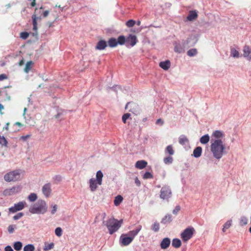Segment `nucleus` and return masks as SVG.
Wrapping results in <instances>:
<instances>
[{"mask_svg": "<svg viewBox=\"0 0 251 251\" xmlns=\"http://www.w3.org/2000/svg\"><path fill=\"white\" fill-rule=\"evenodd\" d=\"M225 149L226 146L222 140L211 139L210 150L214 158L221 159L225 153Z\"/></svg>", "mask_w": 251, "mask_h": 251, "instance_id": "1", "label": "nucleus"}, {"mask_svg": "<svg viewBox=\"0 0 251 251\" xmlns=\"http://www.w3.org/2000/svg\"><path fill=\"white\" fill-rule=\"evenodd\" d=\"M48 206L46 202L39 200L29 208V212L32 214H44L47 211Z\"/></svg>", "mask_w": 251, "mask_h": 251, "instance_id": "2", "label": "nucleus"}, {"mask_svg": "<svg viewBox=\"0 0 251 251\" xmlns=\"http://www.w3.org/2000/svg\"><path fill=\"white\" fill-rule=\"evenodd\" d=\"M122 223L123 220L119 221L114 218H110L106 222L105 225L108 228L109 234H113L121 227Z\"/></svg>", "mask_w": 251, "mask_h": 251, "instance_id": "3", "label": "nucleus"}, {"mask_svg": "<svg viewBox=\"0 0 251 251\" xmlns=\"http://www.w3.org/2000/svg\"><path fill=\"white\" fill-rule=\"evenodd\" d=\"M23 173L21 170H15L7 173L4 176V180L7 182L16 181L20 179Z\"/></svg>", "mask_w": 251, "mask_h": 251, "instance_id": "4", "label": "nucleus"}, {"mask_svg": "<svg viewBox=\"0 0 251 251\" xmlns=\"http://www.w3.org/2000/svg\"><path fill=\"white\" fill-rule=\"evenodd\" d=\"M195 232V230L193 227H187L181 233L180 237L184 242H186L193 237Z\"/></svg>", "mask_w": 251, "mask_h": 251, "instance_id": "5", "label": "nucleus"}, {"mask_svg": "<svg viewBox=\"0 0 251 251\" xmlns=\"http://www.w3.org/2000/svg\"><path fill=\"white\" fill-rule=\"evenodd\" d=\"M172 196V192L168 186H163L160 190V198L164 200L168 201Z\"/></svg>", "mask_w": 251, "mask_h": 251, "instance_id": "6", "label": "nucleus"}, {"mask_svg": "<svg viewBox=\"0 0 251 251\" xmlns=\"http://www.w3.org/2000/svg\"><path fill=\"white\" fill-rule=\"evenodd\" d=\"M37 10V8H36L35 9L34 14L32 16V25H33V31L32 34L33 36H36L38 35V27H37V22L38 21H40L42 19L40 16H37L36 15V12Z\"/></svg>", "mask_w": 251, "mask_h": 251, "instance_id": "7", "label": "nucleus"}, {"mask_svg": "<svg viewBox=\"0 0 251 251\" xmlns=\"http://www.w3.org/2000/svg\"><path fill=\"white\" fill-rule=\"evenodd\" d=\"M126 44L127 47L134 46L138 41L137 37L133 34H129L126 38Z\"/></svg>", "mask_w": 251, "mask_h": 251, "instance_id": "8", "label": "nucleus"}, {"mask_svg": "<svg viewBox=\"0 0 251 251\" xmlns=\"http://www.w3.org/2000/svg\"><path fill=\"white\" fill-rule=\"evenodd\" d=\"M133 241V238H130L127 234H123L120 238V242L122 246H127Z\"/></svg>", "mask_w": 251, "mask_h": 251, "instance_id": "9", "label": "nucleus"}, {"mask_svg": "<svg viewBox=\"0 0 251 251\" xmlns=\"http://www.w3.org/2000/svg\"><path fill=\"white\" fill-rule=\"evenodd\" d=\"M26 205L25 201H20L14 204V205L9 208V210L12 213H15L18 211L22 210Z\"/></svg>", "mask_w": 251, "mask_h": 251, "instance_id": "10", "label": "nucleus"}, {"mask_svg": "<svg viewBox=\"0 0 251 251\" xmlns=\"http://www.w3.org/2000/svg\"><path fill=\"white\" fill-rule=\"evenodd\" d=\"M21 190V187L19 186L13 187L10 189H7L3 191V194L5 196L12 195L19 192Z\"/></svg>", "mask_w": 251, "mask_h": 251, "instance_id": "11", "label": "nucleus"}, {"mask_svg": "<svg viewBox=\"0 0 251 251\" xmlns=\"http://www.w3.org/2000/svg\"><path fill=\"white\" fill-rule=\"evenodd\" d=\"M42 190L43 194L46 197H49L50 196L52 191L50 183H47L44 184L42 187Z\"/></svg>", "mask_w": 251, "mask_h": 251, "instance_id": "12", "label": "nucleus"}, {"mask_svg": "<svg viewBox=\"0 0 251 251\" xmlns=\"http://www.w3.org/2000/svg\"><path fill=\"white\" fill-rule=\"evenodd\" d=\"M243 56L247 58L249 61H251V48L247 45H245L243 49Z\"/></svg>", "mask_w": 251, "mask_h": 251, "instance_id": "13", "label": "nucleus"}, {"mask_svg": "<svg viewBox=\"0 0 251 251\" xmlns=\"http://www.w3.org/2000/svg\"><path fill=\"white\" fill-rule=\"evenodd\" d=\"M107 46V42L104 40H100L97 44L95 47L96 50H103Z\"/></svg>", "mask_w": 251, "mask_h": 251, "instance_id": "14", "label": "nucleus"}, {"mask_svg": "<svg viewBox=\"0 0 251 251\" xmlns=\"http://www.w3.org/2000/svg\"><path fill=\"white\" fill-rule=\"evenodd\" d=\"M170 239L168 237L164 238L160 243V247L163 250L167 249L170 246Z\"/></svg>", "mask_w": 251, "mask_h": 251, "instance_id": "15", "label": "nucleus"}, {"mask_svg": "<svg viewBox=\"0 0 251 251\" xmlns=\"http://www.w3.org/2000/svg\"><path fill=\"white\" fill-rule=\"evenodd\" d=\"M89 187L91 191H96L98 188V183L97 180L94 178H92L89 180Z\"/></svg>", "mask_w": 251, "mask_h": 251, "instance_id": "16", "label": "nucleus"}, {"mask_svg": "<svg viewBox=\"0 0 251 251\" xmlns=\"http://www.w3.org/2000/svg\"><path fill=\"white\" fill-rule=\"evenodd\" d=\"M198 17V14L196 11H190L187 17V20L189 21H193Z\"/></svg>", "mask_w": 251, "mask_h": 251, "instance_id": "17", "label": "nucleus"}, {"mask_svg": "<svg viewBox=\"0 0 251 251\" xmlns=\"http://www.w3.org/2000/svg\"><path fill=\"white\" fill-rule=\"evenodd\" d=\"M171 66V62L169 60L159 63V66L164 70H168Z\"/></svg>", "mask_w": 251, "mask_h": 251, "instance_id": "18", "label": "nucleus"}, {"mask_svg": "<svg viewBox=\"0 0 251 251\" xmlns=\"http://www.w3.org/2000/svg\"><path fill=\"white\" fill-rule=\"evenodd\" d=\"M147 165V162L145 160H140L136 162L135 167L139 169H143Z\"/></svg>", "mask_w": 251, "mask_h": 251, "instance_id": "19", "label": "nucleus"}, {"mask_svg": "<svg viewBox=\"0 0 251 251\" xmlns=\"http://www.w3.org/2000/svg\"><path fill=\"white\" fill-rule=\"evenodd\" d=\"M174 50L177 53H182L184 51V46L180 44L176 43L175 45Z\"/></svg>", "mask_w": 251, "mask_h": 251, "instance_id": "20", "label": "nucleus"}, {"mask_svg": "<svg viewBox=\"0 0 251 251\" xmlns=\"http://www.w3.org/2000/svg\"><path fill=\"white\" fill-rule=\"evenodd\" d=\"M103 176V175L101 171H99L97 172L96 180H97L98 185H100L102 184Z\"/></svg>", "mask_w": 251, "mask_h": 251, "instance_id": "21", "label": "nucleus"}, {"mask_svg": "<svg viewBox=\"0 0 251 251\" xmlns=\"http://www.w3.org/2000/svg\"><path fill=\"white\" fill-rule=\"evenodd\" d=\"M141 226H140L139 227L135 230L130 231L127 234L128 236H129L130 238H133V239L134 238L135 236L138 233V232L141 229Z\"/></svg>", "mask_w": 251, "mask_h": 251, "instance_id": "22", "label": "nucleus"}, {"mask_svg": "<svg viewBox=\"0 0 251 251\" xmlns=\"http://www.w3.org/2000/svg\"><path fill=\"white\" fill-rule=\"evenodd\" d=\"M223 136V133L220 130H216L214 131L212 134V138L214 137V139H220V138Z\"/></svg>", "mask_w": 251, "mask_h": 251, "instance_id": "23", "label": "nucleus"}, {"mask_svg": "<svg viewBox=\"0 0 251 251\" xmlns=\"http://www.w3.org/2000/svg\"><path fill=\"white\" fill-rule=\"evenodd\" d=\"M202 148L201 147H197L193 151V155L195 157L198 158L201 156Z\"/></svg>", "mask_w": 251, "mask_h": 251, "instance_id": "24", "label": "nucleus"}, {"mask_svg": "<svg viewBox=\"0 0 251 251\" xmlns=\"http://www.w3.org/2000/svg\"><path fill=\"white\" fill-rule=\"evenodd\" d=\"M179 143L182 145H185L188 144L189 140L186 136L185 135H181L178 139Z\"/></svg>", "mask_w": 251, "mask_h": 251, "instance_id": "25", "label": "nucleus"}, {"mask_svg": "<svg viewBox=\"0 0 251 251\" xmlns=\"http://www.w3.org/2000/svg\"><path fill=\"white\" fill-rule=\"evenodd\" d=\"M107 43L110 48H115L117 46V40L114 38H109Z\"/></svg>", "mask_w": 251, "mask_h": 251, "instance_id": "26", "label": "nucleus"}, {"mask_svg": "<svg viewBox=\"0 0 251 251\" xmlns=\"http://www.w3.org/2000/svg\"><path fill=\"white\" fill-rule=\"evenodd\" d=\"M172 220V216L171 215L167 214L162 218L161 220V223L163 224H166L171 222Z\"/></svg>", "mask_w": 251, "mask_h": 251, "instance_id": "27", "label": "nucleus"}, {"mask_svg": "<svg viewBox=\"0 0 251 251\" xmlns=\"http://www.w3.org/2000/svg\"><path fill=\"white\" fill-rule=\"evenodd\" d=\"M116 40H117V45H123L125 44H126V37L124 35L119 36L118 37L117 39H116Z\"/></svg>", "mask_w": 251, "mask_h": 251, "instance_id": "28", "label": "nucleus"}, {"mask_svg": "<svg viewBox=\"0 0 251 251\" xmlns=\"http://www.w3.org/2000/svg\"><path fill=\"white\" fill-rule=\"evenodd\" d=\"M181 245V241L177 238L174 239L172 241V246L175 248H178Z\"/></svg>", "mask_w": 251, "mask_h": 251, "instance_id": "29", "label": "nucleus"}, {"mask_svg": "<svg viewBox=\"0 0 251 251\" xmlns=\"http://www.w3.org/2000/svg\"><path fill=\"white\" fill-rule=\"evenodd\" d=\"M209 136L208 134H205L203 136H202L200 138V142L202 144H206L209 141Z\"/></svg>", "mask_w": 251, "mask_h": 251, "instance_id": "30", "label": "nucleus"}, {"mask_svg": "<svg viewBox=\"0 0 251 251\" xmlns=\"http://www.w3.org/2000/svg\"><path fill=\"white\" fill-rule=\"evenodd\" d=\"M232 220H228L224 225L222 230L225 232L227 229H228L232 225Z\"/></svg>", "mask_w": 251, "mask_h": 251, "instance_id": "31", "label": "nucleus"}, {"mask_svg": "<svg viewBox=\"0 0 251 251\" xmlns=\"http://www.w3.org/2000/svg\"><path fill=\"white\" fill-rule=\"evenodd\" d=\"M54 244L53 243H50V244H48L47 243H45V246L43 248V250L44 251H48L49 250H50L54 248Z\"/></svg>", "mask_w": 251, "mask_h": 251, "instance_id": "32", "label": "nucleus"}, {"mask_svg": "<svg viewBox=\"0 0 251 251\" xmlns=\"http://www.w3.org/2000/svg\"><path fill=\"white\" fill-rule=\"evenodd\" d=\"M33 62L32 61H29L27 62L25 64V66L24 69V71L25 73H28L31 69L32 65H33Z\"/></svg>", "mask_w": 251, "mask_h": 251, "instance_id": "33", "label": "nucleus"}, {"mask_svg": "<svg viewBox=\"0 0 251 251\" xmlns=\"http://www.w3.org/2000/svg\"><path fill=\"white\" fill-rule=\"evenodd\" d=\"M123 198L121 195L116 196L114 201V204L116 206L119 205L123 201Z\"/></svg>", "mask_w": 251, "mask_h": 251, "instance_id": "34", "label": "nucleus"}, {"mask_svg": "<svg viewBox=\"0 0 251 251\" xmlns=\"http://www.w3.org/2000/svg\"><path fill=\"white\" fill-rule=\"evenodd\" d=\"M198 51L196 49H192L187 51V54L189 56L192 57L196 55Z\"/></svg>", "mask_w": 251, "mask_h": 251, "instance_id": "35", "label": "nucleus"}, {"mask_svg": "<svg viewBox=\"0 0 251 251\" xmlns=\"http://www.w3.org/2000/svg\"><path fill=\"white\" fill-rule=\"evenodd\" d=\"M165 151L170 155H173L175 152L173 146L172 145L168 146L166 148Z\"/></svg>", "mask_w": 251, "mask_h": 251, "instance_id": "36", "label": "nucleus"}, {"mask_svg": "<svg viewBox=\"0 0 251 251\" xmlns=\"http://www.w3.org/2000/svg\"><path fill=\"white\" fill-rule=\"evenodd\" d=\"M35 247L32 244H28L24 248V251H34Z\"/></svg>", "mask_w": 251, "mask_h": 251, "instance_id": "37", "label": "nucleus"}, {"mask_svg": "<svg viewBox=\"0 0 251 251\" xmlns=\"http://www.w3.org/2000/svg\"><path fill=\"white\" fill-rule=\"evenodd\" d=\"M14 248L17 251H19L22 249V243L21 242H16L14 244Z\"/></svg>", "mask_w": 251, "mask_h": 251, "instance_id": "38", "label": "nucleus"}, {"mask_svg": "<svg viewBox=\"0 0 251 251\" xmlns=\"http://www.w3.org/2000/svg\"><path fill=\"white\" fill-rule=\"evenodd\" d=\"M231 56L233 57L238 58L239 57V53L238 51L234 48H232L231 49Z\"/></svg>", "mask_w": 251, "mask_h": 251, "instance_id": "39", "label": "nucleus"}, {"mask_svg": "<svg viewBox=\"0 0 251 251\" xmlns=\"http://www.w3.org/2000/svg\"><path fill=\"white\" fill-rule=\"evenodd\" d=\"M163 161L166 164H171L173 161V158L170 156L165 157L163 159Z\"/></svg>", "mask_w": 251, "mask_h": 251, "instance_id": "40", "label": "nucleus"}, {"mask_svg": "<svg viewBox=\"0 0 251 251\" xmlns=\"http://www.w3.org/2000/svg\"><path fill=\"white\" fill-rule=\"evenodd\" d=\"M160 228L159 224L157 222L154 223L151 226V229L155 232L159 231Z\"/></svg>", "mask_w": 251, "mask_h": 251, "instance_id": "41", "label": "nucleus"}, {"mask_svg": "<svg viewBox=\"0 0 251 251\" xmlns=\"http://www.w3.org/2000/svg\"><path fill=\"white\" fill-rule=\"evenodd\" d=\"M37 198V195L35 193H31L28 197L29 201L32 202L35 201Z\"/></svg>", "mask_w": 251, "mask_h": 251, "instance_id": "42", "label": "nucleus"}, {"mask_svg": "<svg viewBox=\"0 0 251 251\" xmlns=\"http://www.w3.org/2000/svg\"><path fill=\"white\" fill-rule=\"evenodd\" d=\"M248 223V219L245 217H241L240 221V225L241 226H245Z\"/></svg>", "mask_w": 251, "mask_h": 251, "instance_id": "43", "label": "nucleus"}, {"mask_svg": "<svg viewBox=\"0 0 251 251\" xmlns=\"http://www.w3.org/2000/svg\"><path fill=\"white\" fill-rule=\"evenodd\" d=\"M153 177V175L150 172H146L143 176V178L144 179H147L149 178H152Z\"/></svg>", "mask_w": 251, "mask_h": 251, "instance_id": "44", "label": "nucleus"}, {"mask_svg": "<svg viewBox=\"0 0 251 251\" xmlns=\"http://www.w3.org/2000/svg\"><path fill=\"white\" fill-rule=\"evenodd\" d=\"M55 233L58 237H60L62 234V230L61 227H58L55 230Z\"/></svg>", "mask_w": 251, "mask_h": 251, "instance_id": "45", "label": "nucleus"}, {"mask_svg": "<svg viewBox=\"0 0 251 251\" xmlns=\"http://www.w3.org/2000/svg\"><path fill=\"white\" fill-rule=\"evenodd\" d=\"M135 24V21L133 20H129L126 23V25L128 27H133Z\"/></svg>", "mask_w": 251, "mask_h": 251, "instance_id": "46", "label": "nucleus"}, {"mask_svg": "<svg viewBox=\"0 0 251 251\" xmlns=\"http://www.w3.org/2000/svg\"><path fill=\"white\" fill-rule=\"evenodd\" d=\"M7 142L4 136L0 135V144L2 145H6Z\"/></svg>", "mask_w": 251, "mask_h": 251, "instance_id": "47", "label": "nucleus"}, {"mask_svg": "<svg viewBox=\"0 0 251 251\" xmlns=\"http://www.w3.org/2000/svg\"><path fill=\"white\" fill-rule=\"evenodd\" d=\"M29 3L30 7H34L36 5V0H25Z\"/></svg>", "mask_w": 251, "mask_h": 251, "instance_id": "48", "label": "nucleus"}, {"mask_svg": "<svg viewBox=\"0 0 251 251\" xmlns=\"http://www.w3.org/2000/svg\"><path fill=\"white\" fill-rule=\"evenodd\" d=\"M130 114L129 113H126L123 115L122 116V121L124 123H126V120L129 118Z\"/></svg>", "mask_w": 251, "mask_h": 251, "instance_id": "49", "label": "nucleus"}, {"mask_svg": "<svg viewBox=\"0 0 251 251\" xmlns=\"http://www.w3.org/2000/svg\"><path fill=\"white\" fill-rule=\"evenodd\" d=\"M29 36V33L26 32H23L20 34V37L23 39H26Z\"/></svg>", "mask_w": 251, "mask_h": 251, "instance_id": "50", "label": "nucleus"}, {"mask_svg": "<svg viewBox=\"0 0 251 251\" xmlns=\"http://www.w3.org/2000/svg\"><path fill=\"white\" fill-rule=\"evenodd\" d=\"M15 225H10L8 227V231L10 233H12L14 232V228H15Z\"/></svg>", "mask_w": 251, "mask_h": 251, "instance_id": "51", "label": "nucleus"}, {"mask_svg": "<svg viewBox=\"0 0 251 251\" xmlns=\"http://www.w3.org/2000/svg\"><path fill=\"white\" fill-rule=\"evenodd\" d=\"M180 210V206L177 205L176 206L175 209L173 210V213L174 214L176 215Z\"/></svg>", "mask_w": 251, "mask_h": 251, "instance_id": "52", "label": "nucleus"}, {"mask_svg": "<svg viewBox=\"0 0 251 251\" xmlns=\"http://www.w3.org/2000/svg\"><path fill=\"white\" fill-rule=\"evenodd\" d=\"M23 215H24V214L23 213H22V212L19 213L13 217V219L15 220H18L20 218H21Z\"/></svg>", "mask_w": 251, "mask_h": 251, "instance_id": "53", "label": "nucleus"}, {"mask_svg": "<svg viewBox=\"0 0 251 251\" xmlns=\"http://www.w3.org/2000/svg\"><path fill=\"white\" fill-rule=\"evenodd\" d=\"M52 206V210H51V213L52 214H54L57 211V206L56 204H54L53 205H51Z\"/></svg>", "mask_w": 251, "mask_h": 251, "instance_id": "54", "label": "nucleus"}, {"mask_svg": "<svg viewBox=\"0 0 251 251\" xmlns=\"http://www.w3.org/2000/svg\"><path fill=\"white\" fill-rule=\"evenodd\" d=\"M7 78V76L5 74L0 75V81L3 80Z\"/></svg>", "mask_w": 251, "mask_h": 251, "instance_id": "55", "label": "nucleus"}, {"mask_svg": "<svg viewBox=\"0 0 251 251\" xmlns=\"http://www.w3.org/2000/svg\"><path fill=\"white\" fill-rule=\"evenodd\" d=\"M135 183L136 185L138 187L141 185V182L137 177H136V178H135Z\"/></svg>", "mask_w": 251, "mask_h": 251, "instance_id": "56", "label": "nucleus"}, {"mask_svg": "<svg viewBox=\"0 0 251 251\" xmlns=\"http://www.w3.org/2000/svg\"><path fill=\"white\" fill-rule=\"evenodd\" d=\"M156 124H157V125H160L162 126L164 124V121L162 119H158L156 121Z\"/></svg>", "mask_w": 251, "mask_h": 251, "instance_id": "57", "label": "nucleus"}, {"mask_svg": "<svg viewBox=\"0 0 251 251\" xmlns=\"http://www.w3.org/2000/svg\"><path fill=\"white\" fill-rule=\"evenodd\" d=\"M5 251H14L11 247L7 246L5 248Z\"/></svg>", "mask_w": 251, "mask_h": 251, "instance_id": "58", "label": "nucleus"}, {"mask_svg": "<svg viewBox=\"0 0 251 251\" xmlns=\"http://www.w3.org/2000/svg\"><path fill=\"white\" fill-rule=\"evenodd\" d=\"M49 14V10H46L43 13V17H46L48 16Z\"/></svg>", "mask_w": 251, "mask_h": 251, "instance_id": "59", "label": "nucleus"}, {"mask_svg": "<svg viewBox=\"0 0 251 251\" xmlns=\"http://www.w3.org/2000/svg\"><path fill=\"white\" fill-rule=\"evenodd\" d=\"M24 60H23V59L21 60L20 61V62L19 63V65H20V66H22V65H23V64H24Z\"/></svg>", "mask_w": 251, "mask_h": 251, "instance_id": "60", "label": "nucleus"}, {"mask_svg": "<svg viewBox=\"0 0 251 251\" xmlns=\"http://www.w3.org/2000/svg\"><path fill=\"white\" fill-rule=\"evenodd\" d=\"M30 137V135H27L25 136H22V138L24 140H25L26 139H27V138H29Z\"/></svg>", "mask_w": 251, "mask_h": 251, "instance_id": "61", "label": "nucleus"}, {"mask_svg": "<svg viewBox=\"0 0 251 251\" xmlns=\"http://www.w3.org/2000/svg\"><path fill=\"white\" fill-rule=\"evenodd\" d=\"M3 108H4L2 104H0V111L2 109H3Z\"/></svg>", "mask_w": 251, "mask_h": 251, "instance_id": "62", "label": "nucleus"}, {"mask_svg": "<svg viewBox=\"0 0 251 251\" xmlns=\"http://www.w3.org/2000/svg\"><path fill=\"white\" fill-rule=\"evenodd\" d=\"M137 25H141V21H138L137 22Z\"/></svg>", "mask_w": 251, "mask_h": 251, "instance_id": "63", "label": "nucleus"}, {"mask_svg": "<svg viewBox=\"0 0 251 251\" xmlns=\"http://www.w3.org/2000/svg\"><path fill=\"white\" fill-rule=\"evenodd\" d=\"M8 126H9V123H7L6 126L5 127V129L7 130L8 129Z\"/></svg>", "mask_w": 251, "mask_h": 251, "instance_id": "64", "label": "nucleus"}]
</instances>
